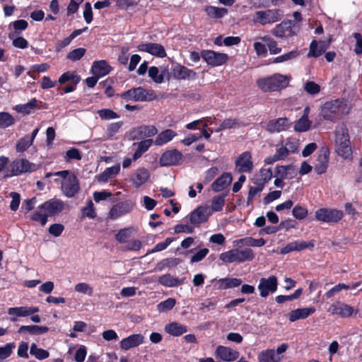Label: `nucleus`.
I'll return each mask as SVG.
<instances>
[{
    "label": "nucleus",
    "instance_id": "obj_1",
    "mask_svg": "<svg viewBox=\"0 0 362 362\" xmlns=\"http://www.w3.org/2000/svg\"><path fill=\"white\" fill-rule=\"evenodd\" d=\"M289 80L287 76L276 73L258 78L256 85L262 92L272 93L286 88L289 84Z\"/></svg>",
    "mask_w": 362,
    "mask_h": 362
},
{
    "label": "nucleus",
    "instance_id": "obj_2",
    "mask_svg": "<svg viewBox=\"0 0 362 362\" xmlns=\"http://www.w3.org/2000/svg\"><path fill=\"white\" fill-rule=\"evenodd\" d=\"M335 135L336 152L344 158H351L352 157V149L348 129L345 126L337 128Z\"/></svg>",
    "mask_w": 362,
    "mask_h": 362
},
{
    "label": "nucleus",
    "instance_id": "obj_3",
    "mask_svg": "<svg viewBox=\"0 0 362 362\" xmlns=\"http://www.w3.org/2000/svg\"><path fill=\"white\" fill-rule=\"evenodd\" d=\"M117 97H119L127 100L134 101H152L156 99L157 95L153 90L146 89L141 86L132 88L122 93L116 94Z\"/></svg>",
    "mask_w": 362,
    "mask_h": 362
},
{
    "label": "nucleus",
    "instance_id": "obj_4",
    "mask_svg": "<svg viewBox=\"0 0 362 362\" xmlns=\"http://www.w3.org/2000/svg\"><path fill=\"white\" fill-rule=\"evenodd\" d=\"M346 107L344 99L326 102L322 107L321 114L325 120L334 122L344 113Z\"/></svg>",
    "mask_w": 362,
    "mask_h": 362
},
{
    "label": "nucleus",
    "instance_id": "obj_5",
    "mask_svg": "<svg viewBox=\"0 0 362 362\" xmlns=\"http://www.w3.org/2000/svg\"><path fill=\"white\" fill-rule=\"evenodd\" d=\"M219 258L225 263H240L252 261L255 258V254L250 247H245L242 250L236 248L221 253Z\"/></svg>",
    "mask_w": 362,
    "mask_h": 362
},
{
    "label": "nucleus",
    "instance_id": "obj_6",
    "mask_svg": "<svg viewBox=\"0 0 362 362\" xmlns=\"http://www.w3.org/2000/svg\"><path fill=\"white\" fill-rule=\"evenodd\" d=\"M344 216L342 211L337 209L320 208L315 211V218L317 221L334 223L341 220Z\"/></svg>",
    "mask_w": 362,
    "mask_h": 362
},
{
    "label": "nucleus",
    "instance_id": "obj_7",
    "mask_svg": "<svg viewBox=\"0 0 362 362\" xmlns=\"http://www.w3.org/2000/svg\"><path fill=\"white\" fill-rule=\"evenodd\" d=\"M37 166L25 158L16 159L10 165V174L8 176H16L24 173L36 171Z\"/></svg>",
    "mask_w": 362,
    "mask_h": 362
},
{
    "label": "nucleus",
    "instance_id": "obj_8",
    "mask_svg": "<svg viewBox=\"0 0 362 362\" xmlns=\"http://www.w3.org/2000/svg\"><path fill=\"white\" fill-rule=\"evenodd\" d=\"M201 56L208 65L213 67L221 66L226 64L228 59V54L209 49L202 50Z\"/></svg>",
    "mask_w": 362,
    "mask_h": 362
},
{
    "label": "nucleus",
    "instance_id": "obj_9",
    "mask_svg": "<svg viewBox=\"0 0 362 362\" xmlns=\"http://www.w3.org/2000/svg\"><path fill=\"white\" fill-rule=\"evenodd\" d=\"M281 17V10L268 9L266 11H257L255 14L254 21L262 25H266L279 21Z\"/></svg>",
    "mask_w": 362,
    "mask_h": 362
},
{
    "label": "nucleus",
    "instance_id": "obj_10",
    "mask_svg": "<svg viewBox=\"0 0 362 362\" xmlns=\"http://www.w3.org/2000/svg\"><path fill=\"white\" fill-rule=\"evenodd\" d=\"M135 206L131 200H124L113 205L108 213V218L111 220H116L122 216L130 213Z\"/></svg>",
    "mask_w": 362,
    "mask_h": 362
},
{
    "label": "nucleus",
    "instance_id": "obj_11",
    "mask_svg": "<svg viewBox=\"0 0 362 362\" xmlns=\"http://www.w3.org/2000/svg\"><path fill=\"white\" fill-rule=\"evenodd\" d=\"M61 189L66 197H74L80 190L79 180L77 176L72 173L68 176L67 179L62 180Z\"/></svg>",
    "mask_w": 362,
    "mask_h": 362
},
{
    "label": "nucleus",
    "instance_id": "obj_12",
    "mask_svg": "<svg viewBox=\"0 0 362 362\" xmlns=\"http://www.w3.org/2000/svg\"><path fill=\"white\" fill-rule=\"evenodd\" d=\"M37 209L45 211L48 217H51L60 214L64 209V204L61 199L52 198L43 202Z\"/></svg>",
    "mask_w": 362,
    "mask_h": 362
},
{
    "label": "nucleus",
    "instance_id": "obj_13",
    "mask_svg": "<svg viewBox=\"0 0 362 362\" xmlns=\"http://www.w3.org/2000/svg\"><path fill=\"white\" fill-rule=\"evenodd\" d=\"M278 280L276 276H270L268 278H261L258 285L259 295L262 298H266L269 293H274L277 290Z\"/></svg>",
    "mask_w": 362,
    "mask_h": 362
},
{
    "label": "nucleus",
    "instance_id": "obj_14",
    "mask_svg": "<svg viewBox=\"0 0 362 362\" xmlns=\"http://www.w3.org/2000/svg\"><path fill=\"white\" fill-rule=\"evenodd\" d=\"M211 215L210 209L206 206H200L194 209L189 214L190 223L196 226H199L201 223L208 221Z\"/></svg>",
    "mask_w": 362,
    "mask_h": 362
},
{
    "label": "nucleus",
    "instance_id": "obj_15",
    "mask_svg": "<svg viewBox=\"0 0 362 362\" xmlns=\"http://www.w3.org/2000/svg\"><path fill=\"white\" fill-rule=\"evenodd\" d=\"M172 74L174 78L179 81H193L197 77V74L194 70L178 63L173 66Z\"/></svg>",
    "mask_w": 362,
    "mask_h": 362
},
{
    "label": "nucleus",
    "instance_id": "obj_16",
    "mask_svg": "<svg viewBox=\"0 0 362 362\" xmlns=\"http://www.w3.org/2000/svg\"><path fill=\"white\" fill-rule=\"evenodd\" d=\"M235 165L238 173H251L254 168L251 153L247 151L240 154Z\"/></svg>",
    "mask_w": 362,
    "mask_h": 362
},
{
    "label": "nucleus",
    "instance_id": "obj_17",
    "mask_svg": "<svg viewBox=\"0 0 362 362\" xmlns=\"http://www.w3.org/2000/svg\"><path fill=\"white\" fill-rule=\"evenodd\" d=\"M182 154L177 149L165 151L160 156L159 163L161 166L177 165L182 159Z\"/></svg>",
    "mask_w": 362,
    "mask_h": 362
},
{
    "label": "nucleus",
    "instance_id": "obj_18",
    "mask_svg": "<svg viewBox=\"0 0 362 362\" xmlns=\"http://www.w3.org/2000/svg\"><path fill=\"white\" fill-rule=\"evenodd\" d=\"M329 150L328 148H322L317 159V163L314 166V170L317 175H322L327 172L329 158Z\"/></svg>",
    "mask_w": 362,
    "mask_h": 362
},
{
    "label": "nucleus",
    "instance_id": "obj_19",
    "mask_svg": "<svg viewBox=\"0 0 362 362\" xmlns=\"http://www.w3.org/2000/svg\"><path fill=\"white\" fill-rule=\"evenodd\" d=\"M138 49L141 52H146L157 57L163 58L166 57L164 47L158 43L148 42L140 44Z\"/></svg>",
    "mask_w": 362,
    "mask_h": 362
},
{
    "label": "nucleus",
    "instance_id": "obj_20",
    "mask_svg": "<svg viewBox=\"0 0 362 362\" xmlns=\"http://www.w3.org/2000/svg\"><path fill=\"white\" fill-rule=\"evenodd\" d=\"M216 358L223 361H234L239 357V352L236 350L224 346H218L216 351Z\"/></svg>",
    "mask_w": 362,
    "mask_h": 362
},
{
    "label": "nucleus",
    "instance_id": "obj_21",
    "mask_svg": "<svg viewBox=\"0 0 362 362\" xmlns=\"http://www.w3.org/2000/svg\"><path fill=\"white\" fill-rule=\"evenodd\" d=\"M329 311L332 315H337L341 317H349L352 315L354 308L346 303L337 301L330 305Z\"/></svg>",
    "mask_w": 362,
    "mask_h": 362
},
{
    "label": "nucleus",
    "instance_id": "obj_22",
    "mask_svg": "<svg viewBox=\"0 0 362 362\" xmlns=\"http://www.w3.org/2000/svg\"><path fill=\"white\" fill-rule=\"evenodd\" d=\"M232 180L230 173H223L211 184V189L215 192L223 191L231 184Z\"/></svg>",
    "mask_w": 362,
    "mask_h": 362
},
{
    "label": "nucleus",
    "instance_id": "obj_23",
    "mask_svg": "<svg viewBox=\"0 0 362 362\" xmlns=\"http://www.w3.org/2000/svg\"><path fill=\"white\" fill-rule=\"evenodd\" d=\"M289 127L286 117H279L276 119H271L268 122L266 129L270 133L281 132Z\"/></svg>",
    "mask_w": 362,
    "mask_h": 362
},
{
    "label": "nucleus",
    "instance_id": "obj_24",
    "mask_svg": "<svg viewBox=\"0 0 362 362\" xmlns=\"http://www.w3.org/2000/svg\"><path fill=\"white\" fill-rule=\"evenodd\" d=\"M112 68L105 60L95 61L91 66V73L101 78L110 73Z\"/></svg>",
    "mask_w": 362,
    "mask_h": 362
},
{
    "label": "nucleus",
    "instance_id": "obj_25",
    "mask_svg": "<svg viewBox=\"0 0 362 362\" xmlns=\"http://www.w3.org/2000/svg\"><path fill=\"white\" fill-rule=\"evenodd\" d=\"M314 244L311 242L307 243L304 240H296L291 242L281 249V253L283 255L288 254L293 251H301L307 248L313 247Z\"/></svg>",
    "mask_w": 362,
    "mask_h": 362
},
{
    "label": "nucleus",
    "instance_id": "obj_26",
    "mask_svg": "<svg viewBox=\"0 0 362 362\" xmlns=\"http://www.w3.org/2000/svg\"><path fill=\"white\" fill-rule=\"evenodd\" d=\"M144 341V336L141 334H131L120 341L122 349L127 351L132 348L136 347Z\"/></svg>",
    "mask_w": 362,
    "mask_h": 362
},
{
    "label": "nucleus",
    "instance_id": "obj_27",
    "mask_svg": "<svg viewBox=\"0 0 362 362\" xmlns=\"http://www.w3.org/2000/svg\"><path fill=\"white\" fill-rule=\"evenodd\" d=\"M315 307L297 308L291 310L288 314V317L290 322H293L300 319H306L310 315L315 312Z\"/></svg>",
    "mask_w": 362,
    "mask_h": 362
},
{
    "label": "nucleus",
    "instance_id": "obj_28",
    "mask_svg": "<svg viewBox=\"0 0 362 362\" xmlns=\"http://www.w3.org/2000/svg\"><path fill=\"white\" fill-rule=\"evenodd\" d=\"M291 21H283L272 30V34L277 37H286L292 31Z\"/></svg>",
    "mask_w": 362,
    "mask_h": 362
},
{
    "label": "nucleus",
    "instance_id": "obj_29",
    "mask_svg": "<svg viewBox=\"0 0 362 362\" xmlns=\"http://www.w3.org/2000/svg\"><path fill=\"white\" fill-rule=\"evenodd\" d=\"M149 177V171L145 168H139L132 177L131 181L134 186L139 187L147 182Z\"/></svg>",
    "mask_w": 362,
    "mask_h": 362
},
{
    "label": "nucleus",
    "instance_id": "obj_30",
    "mask_svg": "<svg viewBox=\"0 0 362 362\" xmlns=\"http://www.w3.org/2000/svg\"><path fill=\"white\" fill-rule=\"evenodd\" d=\"M242 280L238 278L226 277L217 280L215 286L220 290H226L240 286Z\"/></svg>",
    "mask_w": 362,
    "mask_h": 362
},
{
    "label": "nucleus",
    "instance_id": "obj_31",
    "mask_svg": "<svg viewBox=\"0 0 362 362\" xmlns=\"http://www.w3.org/2000/svg\"><path fill=\"white\" fill-rule=\"evenodd\" d=\"M39 309L37 307H15L10 308L8 310L9 315H16V317H27L38 312Z\"/></svg>",
    "mask_w": 362,
    "mask_h": 362
},
{
    "label": "nucleus",
    "instance_id": "obj_32",
    "mask_svg": "<svg viewBox=\"0 0 362 362\" xmlns=\"http://www.w3.org/2000/svg\"><path fill=\"white\" fill-rule=\"evenodd\" d=\"M326 43L325 41L320 40L319 42L313 40L310 45V49L308 54V57H319L327 49Z\"/></svg>",
    "mask_w": 362,
    "mask_h": 362
},
{
    "label": "nucleus",
    "instance_id": "obj_33",
    "mask_svg": "<svg viewBox=\"0 0 362 362\" xmlns=\"http://www.w3.org/2000/svg\"><path fill=\"white\" fill-rule=\"evenodd\" d=\"M158 283L166 287H175L183 284L184 279H178L166 274L158 277Z\"/></svg>",
    "mask_w": 362,
    "mask_h": 362
},
{
    "label": "nucleus",
    "instance_id": "obj_34",
    "mask_svg": "<svg viewBox=\"0 0 362 362\" xmlns=\"http://www.w3.org/2000/svg\"><path fill=\"white\" fill-rule=\"evenodd\" d=\"M177 136V133L171 129H167L158 134L153 143L156 146H162L173 139Z\"/></svg>",
    "mask_w": 362,
    "mask_h": 362
},
{
    "label": "nucleus",
    "instance_id": "obj_35",
    "mask_svg": "<svg viewBox=\"0 0 362 362\" xmlns=\"http://www.w3.org/2000/svg\"><path fill=\"white\" fill-rule=\"evenodd\" d=\"M165 331L172 336L179 337L187 332V327L177 322H173L165 325Z\"/></svg>",
    "mask_w": 362,
    "mask_h": 362
},
{
    "label": "nucleus",
    "instance_id": "obj_36",
    "mask_svg": "<svg viewBox=\"0 0 362 362\" xmlns=\"http://www.w3.org/2000/svg\"><path fill=\"white\" fill-rule=\"evenodd\" d=\"M49 328L47 326H39L35 325H22L18 329V333L22 334L28 332L32 335H40L47 333Z\"/></svg>",
    "mask_w": 362,
    "mask_h": 362
},
{
    "label": "nucleus",
    "instance_id": "obj_37",
    "mask_svg": "<svg viewBox=\"0 0 362 362\" xmlns=\"http://www.w3.org/2000/svg\"><path fill=\"white\" fill-rule=\"evenodd\" d=\"M153 143V141L151 139H144L137 143V148L132 156L133 160H136L140 158L142 155L148 150ZM134 145H136V144H134Z\"/></svg>",
    "mask_w": 362,
    "mask_h": 362
},
{
    "label": "nucleus",
    "instance_id": "obj_38",
    "mask_svg": "<svg viewBox=\"0 0 362 362\" xmlns=\"http://www.w3.org/2000/svg\"><path fill=\"white\" fill-rule=\"evenodd\" d=\"M120 171L119 164L107 168L103 173L97 175L98 182H106L110 178L117 175Z\"/></svg>",
    "mask_w": 362,
    "mask_h": 362
},
{
    "label": "nucleus",
    "instance_id": "obj_39",
    "mask_svg": "<svg viewBox=\"0 0 362 362\" xmlns=\"http://www.w3.org/2000/svg\"><path fill=\"white\" fill-rule=\"evenodd\" d=\"M204 11L210 18L216 19L223 18L228 12L226 8H219L214 6H206Z\"/></svg>",
    "mask_w": 362,
    "mask_h": 362
},
{
    "label": "nucleus",
    "instance_id": "obj_40",
    "mask_svg": "<svg viewBox=\"0 0 362 362\" xmlns=\"http://www.w3.org/2000/svg\"><path fill=\"white\" fill-rule=\"evenodd\" d=\"M37 100L36 98H32L25 104L18 105L15 107V110L23 115H30L37 107Z\"/></svg>",
    "mask_w": 362,
    "mask_h": 362
},
{
    "label": "nucleus",
    "instance_id": "obj_41",
    "mask_svg": "<svg viewBox=\"0 0 362 362\" xmlns=\"http://www.w3.org/2000/svg\"><path fill=\"white\" fill-rule=\"evenodd\" d=\"M68 81L74 84H78L81 81V76L75 71H68L62 74L58 80V82L60 84H64Z\"/></svg>",
    "mask_w": 362,
    "mask_h": 362
},
{
    "label": "nucleus",
    "instance_id": "obj_42",
    "mask_svg": "<svg viewBox=\"0 0 362 362\" xmlns=\"http://www.w3.org/2000/svg\"><path fill=\"white\" fill-rule=\"evenodd\" d=\"M312 122L308 119L307 115H302L294 125V129L298 132H304L310 129Z\"/></svg>",
    "mask_w": 362,
    "mask_h": 362
},
{
    "label": "nucleus",
    "instance_id": "obj_43",
    "mask_svg": "<svg viewBox=\"0 0 362 362\" xmlns=\"http://www.w3.org/2000/svg\"><path fill=\"white\" fill-rule=\"evenodd\" d=\"M30 221L36 223H40L42 226L46 225L48 221V216L45 211L40 209L32 211L29 215Z\"/></svg>",
    "mask_w": 362,
    "mask_h": 362
},
{
    "label": "nucleus",
    "instance_id": "obj_44",
    "mask_svg": "<svg viewBox=\"0 0 362 362\" xmlns=\"http://www.w3.org/2000/svg\"><path fill=\"white\" fill-rule=\"evenodd\" d=\"M279 358H276L274 349H267L262 351L258 355L259 362H278Z\"/></svg>",
    "mask_w": 362,
    "mask_h": 362
},
{
    "label": "nucleus",
    "instance_id": "obj_45",
    "mask_svg": "<svg viewBox=\"0 0 362 362\" xmlns=\"http://www.w3.org/2000/svg\"><path fill=\"white\" fill-rule=\"evenodd\" d=\"M228 193H223L218 196L214 197L211 200V210L213 211H220L223 209L225 204V198Z\"/></svg>",
    "mask_w": 362,
    "mask_h": 362
},
{
    "label": "nucleus",
    "instance_id": "obj_46",
    "mask_svg": "<svg viewBox=\"0 0 362 362\" xmlns=\"http://www.w3.org/2000/svg\"><path fill=\"white\" fill-rule=\"evenodd\" d=\"M31 140L28 139V134L21 138L16 144V151L18 153H23L33 145Z\"/></svg>",
    "mask_w": 362,
    "mask_h": 362
},
{
    "label": "nucleus",
    "instance_id": "obj_47",
    "mask_svg": "<svg viewBox=\"0 0 362 362\" xmlns=\"http://www.w3.org/2000/svg\"><path fill=\"white\" fill-rule=\"evenodd\" d=\"M138 133L141 137H151L156 135L158 130L153 125H142L138 128Z\"/></svg>",
    "mask_w": 362,
    "mask_h": 362
},
{
    "label": "nucleus",
    "instance_id": "obj_48",
    "mask_svg": "<svg viewBox=\"0 0 362 362\" xmlns=\"http://www.w3.org/2000/svg\"><path fill=\"white\" fill-rule=\"evenodd\" d=\"M15 123L14 117L8 112H0V128L5 129Z\"/></svg>",
    "mask_w": 362,
    "mask_h": 362
},
{
    "label": "nucleus",
    "instance_id": "obj_49",
    "mask_svg": "<svg viewBox=\"0 0 362 362\" xmlns=\"http://www.w3.org/2000/svg\"><path fill=\"white\" fill-rule=\"evenodd\" d=\"M30 354L38 360H44L49 357V352L43 349L38 348L35 344H33L30 346Z\"/></svg>",
    "mask_w": 362,
    "mask_h": 362
},
{
    "label": "nucleus",
    "instance_id": "obj_50",
    "mask_svg": "<svg viewBox=\"0 0 362 362\" xmlns=\"http://www.w3.org/2000/svg\"><path fill=\"white\" fill-rule=\"evenodd\" d=\"M81 218L88 217L89 218H95L97 216L93 203L91 199L88 200L86 206L81 209Z\"/></svg>",
    "mask_w": 362,
    "mask_h": 362
},
{
    "label": "nucleus",
    "instance_id": "obj_51",
    "mask_svg": "<svg viewBox=\"0 0 362 362\" xmlns=\"http://www.w3.org/2000/svg\"><path fill=\"white\" fill-rule=\"evenodd\" d=\"M132 231V227L120 229L115 235V239L120 243H127L128 238H130Z\"/></svg>",
    "mask_w": 362,
    "mask_h": 362
},
{
    "label": "nucleus",
    "instance_id": "obj_52",
    "mask_svg": "<svg viewBox=\"0 0 362 362\" xmlns=\"http://www.w3.org/2000/svg\"><path fill=\"white\" fill-rule=\"evenodd\" d=\"M97 113L103 120H110L119 117V115L116 112L108 108L98 110Z\"/></svg>",
    "mask_w": 362,
    "mask_h": 362
},
{
    "label": "nucleus",
    "instance_id": "obj_53",
    "mask_svg": "<svg viewBox=\"0 0 362 362\" xmlns=\"http://www.w3.org/2000/svg\"><path fill=\"white\" fill-rule=\"evenodd\" d=\"M263 41L266 43L271 54H277L281 52V48L278 46L277 42L269 37H262Z\"/></svg>",
    "mask_w": 362,
    "mask_h": 362
},
{
    "label": "nucleus",
    "instance_id": "obj_54",
    "mask_svg": "<svg viewBox=\"0 0 362 362\" xmlns=\"http://www.w3.org/2000/svg\"><path fill=\"white\" fill-rule=\"evenodd\" d=\"M176 304L175 298H168L158 304L157 308L159 312L165 313L172 310Z\"/></svg>",
    "mask_w": 362,
    "mask_h": 362
},
{
    "label": "nucleus",
    "instance_id": "obj_55",
    "mask_svg": "<svg viewBox=\"0 0 362 362\" xmlns=\"http://www.w3.org/2000/svg\"><path fill=\"white\" fill-rule=\"evenodd\" d=\"M148 76L156 83H161L164 81V76L159 74V69L157 66H151L148 69Z\"/></svg>",
    "mask_w": 362,
    "mask_h": 362
},
{
    "label": "nucleus",
    "instance_id": "obj_56",
    "mask_svg": "<svg viewBox=\"0 0 362 362\" xmlns=\"http://www.w3.org/2000/svg\"><path fill=\"white\" fill-rule=\"evenodd\" d=\"M298 50H292L291 52H288L283 55L279 56L277 57H275L272 63L274 64H279L282 63L291 59H293L298 56Z\"/></svg>",
    "mask_w": 362,
    "mask_h": 362
},
{
    "label": "nucleus",
    "instance_id": "obj_57",
    "mask_svg": "<svg viewBox=\"0 0 362 362\" xmlns=\"http://www.w3.org/2000/svg\"><path fill=\"white\" fill-rule=\"evenodd\" d=\"M86 49L83 47H79L69 52L66 58L72 62L80 60L86 54Z\"/></svg>",
    "mask_w": 362,
    "mask_h": 362
},
{
    "label": "nucleus",
    "instance_id": "obj_58",
    "mask_svg": "<svg viewBox=\"0 0 362 362\" xmlns=\"http://www.w3.org/2000/svg\"><path fill=\"white\" fill-rule=\"evenodd\" d=\"M239 126L237 119L227 118L225 119L220 124L217 132H221L225 129L235 128Z\"/></svg>",
    "mask_w": 362,
    "mask_h": 362
},
{
    "label": "nucleus",
    "instance_id": "obj_59",
    "mask_svg": "<svg viewBox=\"0 0 362 362\" xmlns=\"http://www.w3.org/2000/svg\"><path fill=\"white\" fill-rule=\"evenodd\" d=\"M239 242L252 247H262L266 243L265 240L263 238L255 239L251 237L240 239Z\"/></svg>",
    "mask_w": 362,
    "mask_h": 362
},
{
    "label": "nucleus",
    "instance_id": "obj_60",
    "mask_svg": "<svg viewBox=\"0 0 362 362\" xmlns=\"http://www.w3.org/2000/svg\"><path fill=\"white\" fill-rule=\"evenodd\" d=\"M308 214V211L306 208L300 206L296 205L292 210V215L298 220L304 219Z\"/></svg>",
    "mask_w": 362,
    "mask_h": 362
},
{
    "label": "nucleus",
    "instance_id": "obj_61",
    "mask_svg": "<svg viewBox=\"0 0 362 362\" xmlns=\"http://www.w3.org/2000/svg\"><path fill=\"white\" fill-rule=\"evenodd\" d=\"M175 240L173 237L167 238L165 241L157 243L154 247L151 250V252L154 253L160 252L166 249L174 240Z\"/></svg>",
    "mask_w": 362,
    "mask_h": 362
},
{
    "label": "nucleus",
    "instance_id": "obj_62",
    "mask_svg": "<svg viewBox=\"0 0 362 362\" xmlns=\"http://www.w3.org/2000/svg\"><path fill=\"white\" fill-rule=\"evenodd\" d=\"M14 348V343H8L4 346H0V359L4 360L8 358Z\"/></svg>",
    "mask_w": 362,
    "mask_h": 362
},
{
    "label": "nucleus",
    "instance_id": "obj_63",
    "mask_svg": "<svg viewBox=\"0 0 362 362\" xmlns=\"http://www.w3.org/2000/svg\"><path fill=\"white\" fill-rule=\"evenodd\" d=\"M82 158L81 151L76 148H71L66 152L65 160L69 161L70 160H80Z\"/></svg>",
    "mask_w": 362,
    "mask_h": 362
},
{
    "label": "nucleus",
    "instance_id": "obj_64",
    "mask_svg": "<svg viewBox=\"0 0 362 362\" xmlns=\"http://www.w3.org/2000/svg\"><path fill=\"white\" fill-rule=\"evenodd\" d=\"M74 290L76 292L88 294L90 296H91L93 293V288L90 287L87 283L77 284L74 287Z\"/></svg>",
    "mask_w": 362,
    "mask_h": 362
}]
</instances>
